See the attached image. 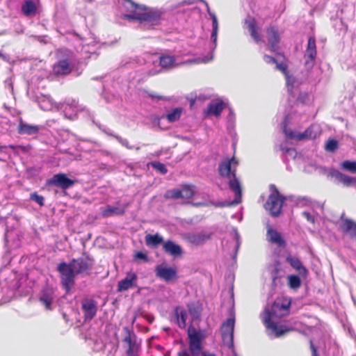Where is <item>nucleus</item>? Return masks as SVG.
<instances>
[{"label":"nucleus","mask_w":356,"mask_h":356,"mask_svg":"<svg viewBox=\"0 0 356 356\" xmlns=\"http://www.w3.org/2000/svg\"><path fill=\"white\" fill-rule=\"evenodd\" d=\"M182 113L181 108H176L172 112L165 115V118L169 122H175L180 119Z\"/></svg>","instance_id":"nucleus-35"},{"label":"nucleus","mask_w":356,"mask_h":356,"mask_svg":"<svg viewBox=\"0 0 356 356\" xmlns=\"http://www.w3.org/2000/svg\"><path fill=\"white\" fill-rule=\"evenodd\" d=\"M22 12L26 17L35 16L38 7L33 0H25L22 5Z\"/></svg>","instance_id":"nucleus-25"},{"label":"nucleus","mask_w":356,"mask_h":356,"mask_svg":"<svg viewBox=\"0 0 356 356\" xmlns=\"http://www.w3.org/2000/svg\"><path fill=\"white\" fill-rule=\"evenodd\" d=\"M189 350L192 356H216L214 353L204 352L202 341L205 335L202 330H197L191 325L187 330Z\"/></svg>","instance_id":"nucleus-3"},{"label":"nucleus","mask_w":356,"mask_h":356,"mask_svg":"<svg viewBox=\"0 0 356 356\" xmlns=\"http://www.w3.org/2000/svg\"><path fill=\"white\" fill-rule=\"evenodd\" d=\"M174 314L179 327L184 329L186 326L188 316L186 309L181 306H177L174 309Z\"/></svg>","instance_id":"nucleus-22"},{"label":"nucleus","mask_w":356,"mask_h":356,"mask_svg":"<svg viewBox=\"0 0 356 356\" xmlns=\"http://www.w3.org/2000/svg\"><path fill=\"white\" fill-rule=\"evenodd\" d=\"M138 275L136 273L129 271L127 273L126 277L118 282V289L119 292L126 291L130 289L137 287Z\"/></svg>","instance_id":"nucleus-17"},{"label":"nucleus","mask_w":356,"mask_h":356,"mask_svg":"<svg viewBox=\"0 0 356 356\" xmlns=\"http://www.w3.org/2000/svg\"><path fill=\"white\" fill-rule=\"evenodd\" d=\"M234 318H229L222 323L220 327L222 342L232 351L235 350L234 346Z\"/></svg>","instance_id":"nucleus-6"},{"label":"nucleus","mask_w":356,"mask_h":356,"mask_svg":"<svg viewBox=\"0 0 356 356\" xmlns=\"http://www.w3.org/2000/svg\"><path fill=\"white\" fill-rule=\"evenodd\" d=\"M135 258L138 259H143L145 261H147V255L142 252H137L135 254Z\"/></svg>","instance_id":"nucleus-47"},{"label":"nucleus","mask_w":356,"mask_h":356,"mask_svg":"<svg viewBox=\"0 0 356 356\" xmlns=\"http://www.w3.org/2000/svg\"><path fill=\"white\" fill-rule=\"evenodd\" d=\"M260 317L262 323L267 327V307H264Z\"/></svg>","instance_id":"nucleus-44"},{"label":"nucleus","mask_w":356,"mask_h":356,"mask_svg":"<svg viewBox=\"0 0 356 356\" xmlns=\"http://www.w3.org/2000/svg\"><path fill=\"white\" fill-rule=\"evenodd\" d=\"M31 149V145H26V146H24V145H18V152H24V153H27L30 151V149Z\"/></svg>","instance_id":"nucleus-46"},{"label":"nucleus","mask_w":356,"mask_h":356,"mask_svg":"<svg viewBox=\"0 0 356 356\" xmlns=\"http://www.w3.org/2000/svg\"><path fill=\"white\" fill-rule=\"evenodd\" d=\"M178 356H191L188 351L186 349L178 353Z\"/></svg>","instance_id":"nucleus-51"},{"label":"nucleus","mask_w":356,"mask_h":356,"mask_svg":"<svg viewBox=\"0 0 356 356\" xmlns=\"http://www.w3.org/2000/svg\"><path fill=\"white\" fill-rule=\"evenodd\" d=\"M271 41L272 50L275 51V45L280 41V34L275 27L268 28V41Z\"/></svg>","instance_id":"nucleus-31"},{"label":"nucleus","mask_w":356,"mask_h":356,"mask_svg":"<svg viewBox=\"0 0 356 356\" xmlns=\"http://www.w3.org/2000/svg\"><path fill=\"white\" fill-rule=\"evenodd\" d=\"M225 107V103L222 100H213L208 104L204 113L208 115H213L216 117H219Z\"/></svg>","instance_id":"nucleus-19"},{"label":"nucleus","mask_w":356,"mask_h":356,"mask_svg":"<svg viewBox=\"0 0 356 356\" xmlns=\"http://www.w3.org/2000/svg\"><path fill=\"white\" fill-rule=\"evenodd\" d=\"M40 126L30 124L24 122L22 118H19L17 126V132L19 134L33 135L39 133Z\"/></svg>","instance_id":"nucleus-18"},{"label":"nucleus","mask_w":356,"mask_h":356,"mask_svg":"<svg viewBox=\"0 0 356 356\" xmlns=\"http://www.w3.org/2000/svg\"><path fill=\"white\" fill-rule=\"evenodd\" d=\"M245 28L248 31L254 40L259 43L262 41L261 28L254 17L248 16L245 19Z\"/></svg>","instance_id":"nucleus-15"},{"label":"nucleus","mask_w":356,"mask_h":356,"mask_svg":"<svg viewBox=\"0 0 356 356\" xmlns=\"http://www.w3.org/2000/svg\"><path fill=\"white\" fill-rule=\"evenodd\" d=\"M285 121L286 120H284L282 129L284 134L288 139L300 141L304 139H314L316 137V134H314L312 132V127L307 128L305 131L302 133H298L296 131L288 129Z\"/></svg>","instance_id":"nucleus-10"},{"label":"nucleus","mask_w":356,"mask_h":356,"mask_svg":"<svg viewBox=\"0 0 356 356\" xmlns=\"http://www.w3.org/2000/svg\"><path fill=\"white\" fill-rule=\"evenodd\" d=\"M236 250L237 251L241 244V240L236 241Z\"/></svg>","instance_id":"nucleus-56"},{"label":"nucleus","mask_w":356,"mask_h":356,"mask_svg":"<svg viewBox=\"0 0 356 356\" xmlns=\"http://www.w3.org/2000/svg\"><path fill=\"white\" fill-rule=\"evenodd\" d=\"M175 62V56L163 54L159 57V65L166 70L175 67L177 65Z\"/></svg>","instance_id":"nucleus-28"},{"label":"nucleus","mask_w":356,"mask_h":356,"mask_svg":"<svg viewBox=\"0 0 356 356\" xmlns=\"http://www.w3.org/2000/svg\"><path fill=\"white\" fill-rule=\"evenodd\" d=\"M163 248L165 252L175 257L180 256L182 253L180 245L176 244L172 241H165L163 245Z\"/></svg>","instance_id":"nucleus-26"},{"label":"nucleus","mask_w":356,"mask_h":356,"mask_svg":"<svg viewBox=\"0 0 356 356\" xmlns=\"http://www.w3.org/2000/svg\"><path fill=\"white\" fill-rule=\"evenodd\" d=\"M125 211L124 206L107 205L101 209V214L103 217L108 218L115 216L122 215Z\"/></svg>","instance_id":"nucleus-21"},{"label":"nucleus","mask_w":356,"mask_h":356,"mask_svg":"<svg viewBox=\"0 0 356 356\" xmlns=\"http://www.w3.org/2000/svg\"><path fill=\"white\" fill-rule=\"evenodd\" d=\"M341 219L343 220L342 222H355L353 220L349 219V218H344V213H342L340 216Z\"/></svg>","instance_id":"nucleus-53"},{"label":"nucleus","mask_w":356,"mask_h":356,"mask_svg":"<svg viewBox=\"0 0 356 356\" xmlns=\"http://www.w3.org/2000/svg\"><path fill=\"white\" fill-rule=\"evenodd\" d=\"M316 39L314 36H311L308 39L307 47L305 54V66L307 70L313 68L316 57Z\"/></svg>","instance_id":"nucleus-12"},{"label":"nucleus","mask_w":356,"mask_h":356,"mask_svg":"<svg viewBox=\"0 0 356 356\" xmlns=\"http://www.w3.org/2000/svg\"><path fill=\"white\" fill-rule=\"evenodd\" d=\"M124 18L129 20H137L139 21L140 13H135L131 14L124 15Z\"/></svg>","instance_id":"nucleus-43"},{"label":"nucleus","mask_w":356,"mask_h":356,"mask_svg":"<svg viewBox=\"0 0 356 356\" xmlns=\"http://www.w3.org/2000/svg\"><path fill=\"white\" fill-rule=\"evenodd\" d=\"M302 216H304L306 220L309 222H314V216L309 211H303L302 213Z\"/></svg>","instance_id":"nucleus-45"},{"label":"nucleus","mask_w":356,"mask_h":356,"mask_svg":"<svg viewBox=\"0 0 356 356\" xmlns=\"http://www.w3.org/2000/svg\"><path fill=\"white\" fill-rule=\"evenodd\" d=\"M185 238L191 244L199 245L205 243L209 238V235L188 233L185 235Z\"/></svg>","instance_id":"nucleus-24"},{"label":"nucleus","mask_w":356,"mask_h":356,"mask_svg":"<svg viewBox=\"0 0 356 356\" xmlns=\"http://www.w3.org/2000/svg\"><path fill=\"white\" fill-rule=\"evenodd\" d=\"M238 161L234 157L223 159L218 165L219 175L223 178H229L228 185L234 193L233 204L236 205L242 201V187L239 179L236 177V168Z\"/></svg>","instance_id":"nucleus-2"},{"label":"nucleus","mask_w":356,"mask_h":356,"mask_svg":"<svg viewBox=\"0 0 356 356\" xmlns=\"http://www.w3.org/2000/svg\"><path fill=\"white\" fill-rule=\"evenodd\" d=\"M161 18V14L157 10H149L140 13V22H147L152 24H156Z\"/></svg>","instance_id":"nucleus-20"},{"label":"nucleus","mask_w":356,"mask_h":356,"mask_svg":"<svg viewBox=\"0 0 356 356\" xmlns=\"http://www.w3.org/2000/svg\"><path fill=\"white\" fill-rule=\"evenodd\" d=\"M7 147L12 149L15 154H19L18 145H10L7 146Z\"/></svg>","instance_id":"nucleus-52"},{"label":"nucleus","mask_w":356,"mask_h":356,"mask_svg":"<svg viewBox=\"0 0 356 356\" xmlns=\"http://www.w3.org/2000/svg\"><path fill=\"white\" fill-rule=\"evenodd\" d=\"M340 229L352 238H356V224H341Z\"/></svg>","instance_id":"nucleus-32"},{"label":"nucleus","mask_w":356,"mask_h":356,"mask_svg":"<svg viewBox=\"0 0 356 356\" xmlns=\"http://www.w3.org/2000/svg\"><path fill=\"white\" fill-rule=\"evenodd\" d=\"M341 168L351 173H356V161L346 160L341 163Z\"/></svg>","instance_id":"nucleus-37"},{"label":"nucleus","mask_w":356,"mask_h":356,"mask_svg":"<svg viewBox=\"0 0 356 356\" xmlns=\"http://www.w3.org/2000/svg\"><path fill=\"white\" fill-rule=\"evenodd\" d=\"M218 31V30H215V29L212 30L211 38L213 41V42H216L217 40Z\"/></svg>","instance_id":"nucleus-50"},{"label":"nucleus","mask_w":356,"mask_h":356,"mask_svg":"<svg viewBox=\"0 0 356 356\" xmlns=\"http://www.w3.org/2000/svg\"><path fill=\"white\" fill-rule=\"evenodd\" d=\"M291 305V300L290 298L283 297L277 298L272 305L270 311L268 310V313L270 314L272 317L280 318L286 316L289 314Z\"/></svg>","instance_id":"nucleus-7"},{"label":"nucleus","mask_w":356,"mask_h":356,"mask_svg":"<svg viewBox=\"0 0 356 356\" xmlns=\"http://www.w3.org/2000/svg\"><path fill=\"white\" fill-rule=\"evenodd\" d=\"M74 64L70 57L58 59L52 66V72L55 76H65L72 73Z\"/></svg>","instance_id":"nucleus-9"},{"label":"nucleus","mask_w":356,"mask_h":356,"mask_svg":"<svg viewBox=\"0 0 356 356\" xmlns=\"http://www.w3.org/2000/svg\"><path fill=\"white\" fill-rule=\"evenodd\" d=\"M145 241L147 245L156 247L163 242V238L159 234H147L145 236Z\"/></svg>","instance_id":"nucleus-34"},{"label":"nucleus","mask_w":356,"mask_h":356,"mask_svg":"<svg viewBox=\"0 0 356 356\" xmlns=\"http://www.w3.org/2000/svg\"><path fill=\"white\" fill-rule=\"evenodd\" d=\"M188 313L193 319H197L200 317L201 309L199 307L195 305L194 304H191L188 305Z\"/></svg>","instance_id":"nucleus-38"},{"label":"nucleus","mask_w":356,"mask_h":356,"mask_svg":"<svg viewBox=\"0 0 356 356\" xmlns=\"http://www.w3.org/2000/svg\"><path fill=\"white\" fill-rule=\"evenodd\" d=\"M93 266V260L88 257H81L73 259L69 264L60 262L57 266L60 283L66 292H70L75 284V277L77 275H89Z\"/></svg>","instance_id":"nucleus-1"},{"label":"nucleus","mask_w":356,"mask_h":356,"mask_svg":"<svg viewBox=\"0 0 356 356\" xmlns=\"http://www.w3.org/2000/svg\"><path fill=\"white\" fill-rule=\"evenodd\" d=\"M124 337L122 341L127 345V356H139L140 352V341H138L137 336L133 329L129 327H123Z\"/></svg>","instance_id":"nucleus-4"},{"label":"nucleus","mask_w":356,"mask_h":356,"mask_svg":"<svg viewBox=\"0 0 356 356\" xmlns=\"http://www.w3.org/2000/svg\"><path fill=\"white\" fill-rule=\"evenodd\" d=\"M1 56H2V54L0 52V57H1Z\"/></svg>","instance_id":"nucleus-60"},{"label":"nucleus","mask_w":356,"mask_h":356,"mask_svg":"<svg viewBox=\"0 0 356 356\" xmlns=\"http://www.w3.org/2000/svg\"><path fill=\"white\" fill-rule=\"evenodd\" d=\"M309 345H310V349L312 351V356H318V353H317V349L314 346L313 341L312 340H310V341H309Z\"/></svg>","instance_id":"nucleus-48"},{"label":"nucleus","mask_w":356,"mask_h":356,"mask_svg":"<svg viewBox=\"0 0 356 356\" xmlns=\"http://www.w3.org/2000/svg\"><path fill=\"white\" fill-rule=\"evenodd\" d=\"M270 63L274 64L275 70L280 71L287 76L289 74L288 65L286 57L283 54H277L275 57L268 56V64ZM286 81L289 84V79L288 77H286Z\"/></svg>","instance_id":"nucleus-16"},{"label":"nucleus","mask_w":356,"mask_h":356,"mask_svg":"<svg viewBox=\"0 0 356 356\" xmlns=\"http://www.w3.org/2000/svg\"><path fill=\"white\" fill-rule=\"evenodd\" d=\"M286 261L290 264V265L295 268L300 275L302 276H306L308 273L306 268L302 265L301 261L297 258L293 257H288L286 258Z\"/></svg>","instance_id":"nucleus-27"},{"label":"nucleus","mask_w":356,"mask_h":356,"mask_svg":"<svg viewBox=\"0 0 356 356\" xmlns=\"http://www.w3.org/2000/svg\"><path fill=\"white\" fill-rule=\"evenodd\" d=\"M29 199L36 202L40 207L44 204V197L42 195H38L36 192L31 193Z\"/></svg>","instance_id":"nucleus-41"},{"label":"nucleus","mask_w":356,"mask_h":356,"mask_svg":"<svg viewBox=\"0 0 356 356\" xmlns=\"http://www.w3.org/2000/svg\"><path fill=\"white\" fill-rule=\"evenodd\" d=\"M277 277H275L273 278V285H276V281H277Z\"/></svg>","instance_id":"nucleus-58"},{"label":"nucleus","mask_w":356,"mask_h":356,"mask_svg":"<svg viewBox=\"0 0 356 356\" xmlns=\"http://www.w3.org/2000/svg\"><path fill=\"white\" fill-rule=\"evenodd\" d=\"M75 182V180L68 178L65 174L58 173L47 181V184L65 190L73 186Z\"/></svg>","instance_id":"nucleus-14"},{"label":"nucleus","mask_w":356,"mask_h":356,"mask_svg":"<svg viewBox=\"0 0 356 356\" xmlns=\"http://www.w3.org/2000/svg\"><path fill=\"white\" fill-rule=\"evenodd\" d=\"M272 318L270 314L268 313V330L274 338L282 337L294 330L291 326L281 321H275Z\"/></svg>","instance_id":"nucleus-8"},{"label":"nucleus","mask_w":356,"mask_h":356,"mask_svg":"<svg viewBox=\"0 0 356 356\" xmlns=\"http://www.w3.org/2000/svg\"><path fill=\"white\" fill-rule=\"evenodd\" d=\"M232 356H237V354L235 350L232 351Z\"/></svg>","instance_id":"nucleus-59"},{"label":"nucleus","mask_w":356,"mask_h":356,"mask_svg":"<svg viewBox=\"0 0 356 356\" xmlns=\"http://www.w3.org/2000/svg\"><path fill=\"white\" fill-rule=\"evenodd\" d=\"M152 166L159 172L162 175H165L168 172L166 166L160 162H152Z\"/></svg>","instance_id":"nucleus-42"},{"label":"nucleus","mask_w":356,"mask_h":356,"mask_svg":"<svg viewBox=\"0 0 356 356\" xmlns=\"http://www.w3.org/2000/svg\"><path fill=\"white\" fill-rule=\"evenodd\" d=\"M81 309L85 321H90L97 312V302L94 299L85 298L81 301Z\"/></svg>","instance_id":"nucleus-13"},{"label":"nucleus","mask_w":356,"mask_h":356,"mask_svg":"<svg viewBox=\"0 0 356 356\" xmlns=\"http://www.w3.org/2000/svg\"><path fill=\"white\" fill-rule=\"evenodd\" d=\"M124 1L128 3V4L126 6V8L127 10L131 13H138V11H145L147 10L146 6L136 3L132 0Z\"/></svg>","instance_id":"nucleus-33"},{"label":"nucleus","mask_w":356,"mask_h":356,"mask_svg":"<svg viewBox=\"0 0 356 356\" xmlns=\"http://www.w3.org/2000/svg\"><path fill=\"white\" fill-rule=\"evenodd\" d=\"M194 186L189 184H184L181 186V188L179 189L180 192V198L183 199H190L191 198L194 194Z\"/></svg>","instance_id":"nucleus-30"},{"label":"nucleus","mask_w":356,"mask_h":356,"mask_svg":"<svg viewBox=\"0 0 356 356\" xmlns=\"http://www.w3.org/2000/svg\"><path fill=\"white\" fill-rule=\"evenodd\" d=\"M149 95L152 99H163V97L160 95H155L153 94H149Z\"/></svg>","instance_id":"nucleus-55"},{"label":"nucleus","mask_w":356,"mask_h":356,"mask_svg":"<svg viewBox=\"0 0 356 356\" xmlns=\"http://www.w3.org/2000/svg\"><path fill=\"white\" fill-rule=\"evenodd\" d=\"M288 285L289 286L294 290H297L301 286L300 278L296 275H291L288 276Z\"/></svg>","instance_id":"nucleus-36"},{"label":"nucleus","mask_w":356,"mask_h":356,"mask_svg":"<svg viewBox=\"0 0 356 356\" xmlns=\"http://www.w3.org/2000/svg\"><path fill=\"white\" fill-rule=\"evenodd\" d=\"M164 198L166 200L168 199H179L180 198V192L179 189L175 188L167 191L164 194Z\"/></svg>","instance_id":"nucleus-40"},{"label":"nucleus","mask_w":356,"mask_h":356,"mask_svg":"<svg viewBox=\"0 0 356 356\" xmlns=\"http://www.w3.org/2000/svg\"><path fill=\"white\" fill-rule=\"evenodd\" d=\"M234 239L235 241H238V240H241V237H240V235L237 231L236 229H234Z\"/></svg>","instance_id":"nucleus-54"},{"label":"nucleus","mask_w":356,"mask_h":356,"mask_svg":"<svg viewBox=\"0 0 356 356\" xmlns=\"http://www.w3.org/2000/svg\"><path fill=\"white\" fill-rule=\"evenodd\" d=\"M268 237L269 241L277 246L280 248L286 246V241L279 232L268 229Z\"/></svg>","instance_id":"nucleus-29"},{"label":"nucleus","mask_w":356,"mask_h":356,"mask_svg":"<svg viewBox=\"0 0 356 356\" xmlns=\"http://www.w3.org/2000/svg\"><path fill=\"white\" fill-rule=\"evenodd\" d=\"M212 26L213 29L218 30V20L215 15H212Z\"/></svg>","instance_id":"nucleus-49"},{"label":"nucleus","mask_w":356,"mask_h":356,"mask_svg":"<svg viewBox=\"0 0 356 356\" xmlns=\"http://www.w3.org/2000/svg\"><path fill=\"white\" fill-rule=\"evenodd\" d=\"M39 300L45 307L46 309H51V304L54 301V292L49 289H45L42 291Z\"/></svg>","instance_id":"nucleus-23"},{"label":"nucleus","mask_w":356,"mask_h":356,"mask_svg":"<svg viewBox=\"0 0 356 356\" xmlns=\"http://www.w3.org/2000/svg\"><path fill=\"white\" fill-rule=\"evenodd\" d=\"M269 188L270 194L268 195V211L271 216L276 217L281 213L286 197L280 194L274 184H270Z\"/></svg>","instance_id":"nucleus-5"},{"label":"nucleus","mask_w":356,"mask_h":356,"mask_svg":"<svg viewBox=\"0 0 356 356\" xmlns=\"http://www.w3.org/2000/svg\"><path fill=\"white\" fill-rule=\"evenodd\" d=\"M7 148V146L6 145H0V152H3L4 150Z\"/></svg>","instance_id":"nucleus-57"},{"label":"nucleus","mask_w":356,"mask_h":356,"mask_svg":"<svg viewBox=\"0 0 356 356\" xmlns=\"http://www.w3.org/2000/svg\"><path fill=\"white\" fill-rule=\"evenodd\" d=\"M156 276L165 282L175 281L178 278L176 267H168L163 264L155 267Z\"/></svg>","instance_id":"nucleus-11"},{"label":"nucleus","mask_w":356,"mask_h":356,"mask_svg":"<svg viewBox=\"0 0 356 356\" xmlns=\"http://www.w3.org/2000/svg\"><path fill=\"white\" fill-rule=\"evenodd\" d=\"M339 147V143L335 139H329L325 145L327 152H334Z\"/></svg>","instance_id":"nucleus-39"}]
</instances>
